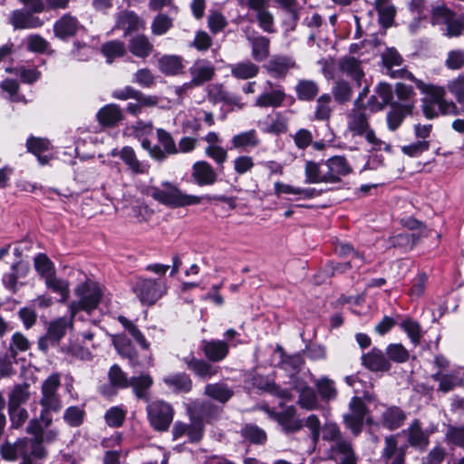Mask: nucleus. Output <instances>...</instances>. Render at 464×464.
Segmentation results:
<instances>
[{
  "mask_svg": "<svg viewBox=\"0 0 464 464\" xmlns=\"http://www.w3.org/2000/svg\"><path fill=\"white\" fill-rule=\"evenodd\" d=\"M327 182H336L341 176H344L351 171L346 160L341 156H335L329 159L324 165Z\"/></svg>",
  "mask_w": 464,
  "mask_h": 464,
  "instance_id": "15",
  "label": "nucleus"
},
{
  "mask_svg": "<svg viewBox=\"0 0 464 464\" xmlns=\"http://www.w3.org/2000/svg\"><path fill=\"white\" fill-rule=\"evenodd\" d=\"M8 20L15 30L33 28V14L31 12L22 9L14 10Z\"/></svg>",
  "mask_w": 464,
  "mask_h": 464,
  "instance_id": "31",
  "label": "nucleus"
},
{
  "mask_svg": "<svg viewBox=\"0 0 464 464\" xmlns=\"http://www.w3.org/2000/svg\"><path fill=\"white\" fill-rule=\"evenodd\" d=\"M133 290L140 302L145 304H154L166 293V286L160 281L152 279H139Z\"/></svg>",
  "mask_w": 464,
  "mask_h": 464,
  "instance_id": "9",
  "label": "nucleus"
},
{
  "mask_svg": "<svg viewBox=\"0 0 464 464\" xmlns=\"http://www.w3.org/2000/svg\"><path fill=\"white\" fill-rule=\"evenodd\" d=\"M83 411L79 407H69L63 415L64 420L72 427L80 426L83 420Z\"/></svg>",
  "mask_w": 464,
  "mask_h": 464,
  "instance_id": "63",
  "label": "nucleus"
},
{
  "mask_svg": "<svg viewBox=\"0 0 464 464\" xmlns=\"http://www.w3.org/2000/svg\"><path fill=\"white\" fill-rule=\"evenodd\" d=\"M188 368L202 379H209L216 375L218 367H214L208 362L192 358L187 362Z\"/></svg>",
  "mask_w": 464,
  "mask_h": 464,
  "instance_id": "32",
  "label": "nucleus"
},
{
  "mask_svg": "<svg viewBox=\"0 0 464 464\" xmlns=\"http://www.w3.org/2000/svg\"><path fill=\"white\" fill-rule=\"evenodd\" d=\"M374 410L381 414V417L373 425H382L391 430L400 428L406 419L403 411L396 406L386 407L376 403Z\"/></svg>",
  "mask_w": 464,
  "mask_h": 464,
  "instance_id": "10",
  "label": "nucleus"
},
{
  "mask_svg": "<svg viewBox=\"0 0 464 464\" xmlns=\"http://www.w3.org/2000/svg\"><path fill=\"white\" fill-rule=\"evenodd\" d=\"M411 105L403 104L393 106L392 111L387 114V124L391 130H395L401 124L407 114L411 112Z\"/></svg>",
  "mask_w": 464,
  "mask_h": 464,
  "instance_id": "30",
  "label": "nucleus"
},
{
  "mask_svg": "<svg viewBox=\"0 0 464 464\" xmlns=\"http://www.w3.org/2000/svg\"><path fill=\"white\" fill-rule=\"evenodd\" d=\"M192 82L199 85L204 82L209 81L214 74V68L208 64L196 63L191 68Z\"/></svg>",
  "mask_w": 464,
  "mask_h": 464,
  "instance_id": "39",
  "label": "nucleus"
},
{
  "mask_svg": "<svg viewBox=\"0 0 464 464\" xmlns=\"http://www.w3.org/2000/svg\"><path fill=\"white\" fill-rule=\"evenodd\" d=\"M125 52L124 44L119 40L107 42L102 46V53L107 58L121 57Z\"/></svg>",
  "mask_w": 464,
  "mask_h": 464,
  "instance_id": "50",
  "label": "nucleus"
},
{
  "mask_svg": "<svg viewBox=\"0 0 464 464\" xmlns=\"http://www.w3.org/2000/svg\"><path fill=\"white\" fill-rule=\"evenodd\" d=\"M314 384L322 399L325 401L335 399L337 395V390L333 380L323 376L319 379H316L314 381Z\"/></svg>",
  "mask_w": 464,
  "mask_h": 464,
  "instance_id": "41",
  "label": "nucleus"
},
{
  "mask_svg": "<svg viewBox=\"0 0 464 464\" xmlns=\"http://www.w3.org/2000/svg\"><path fill=\"white\" fill-rule=\"evenodd\" d=\"M113 343L118 351L123 356L132 359L135 356V351L131 346L130 341L124 336L118 335L114 337Z\"/></svg>",
  "mask_w": 464,
  "mask_h": 464,
  "instance_id": "57",
  "label": "nucleus"
},
{
  "mask_svg": "<svg viewBox=\"0 0 464 464\" xmlns=\"http://www.w3.org/2000/svg\"><path fill=\"white\" fill-rule=\"evenodd\" d=\"M121 159L130 168V169L135 173H144L147 170L146 165L141 163L136 157L135 151L130 147H124L120 152Z\"/></svg>",
  "mask_w": 464,
  "mask_h": 464,
  "instance_id": "34",
  "label": "nucleus"
},
{
  "mask_svg": "<svg viewBox=\"0 0 464 464\" xmlns=\"http://www.w3.org/2000/svg\"><path fill=\"white\" fill-rule=\"evenodd\" d=\"M27 150L37 156L39 163L44 165L48 163L49 159L47 156H41V153L48 150L51 147L50 141L41 138H30L27 140Z\"/></svg>",
  "mask_w": 464,
  "mask_h": 464,
  "instance_id": "36",
  "label": "nucleus"
},
{
  "mask_svg": "<svg viewBox=\"0 0 464 464\" xmlns=\"http://www.w3.org/2000/svg\"><path fill=\"white\" fill-rule=\"evenodd\" d=\"M333 94L336 102L344 103L352 97V89L345 82H338L333 89Z\"/></svg>",
  "mask_w": 464,
  "mask_h": 464,
  "instance_id": "61",
  "label": "nucleus"
},
{
  "mask_svg": "<svg viewBox=\"0 0 464 464\" xmlns=\"http://www.w3.org/2000/svg\"><path fill=\"white\" fill-rule=\"evenodd\" d=\"M298 99L303 101L313 100L318 93L317 84L309 80L300 81L295 87Z\"/></svg>",
  "mask_w": 464,
  "mask_h": 464,
  "instance_id": "42",
  "label": "nucleus"
},
{
  "mask_svg": "<svg viewBox=\"0 0 464 464\" xmlns=\"http://www.w3.org/2000/svg\"><path fill=\"white\" fill-rule=\"evenodd\" d=\"M305 182H327L325 169H322L318 164L314 162L308 161L305 165Z\"/></svg>",
  "mask_w": 464,
  "mask_h": 464,
  "instance_id": "46",
  "label": "nucleus"
},
{
  "mask_svg": "<svg viewBox=\"0 0 464 464\" xmlns=\"http://www.w3.org/2000/svg\"><path fill=\"white\" fill-rule=\"evenodd\" d=\"M147 411L149 420L155 430H168L174 415V411L169 403L163 401H153L148 405Z\"/></svg>",
  "mask_w": 464,
  "mask_h": 464,
  "instance_id": "8",
  "label": "nucleus"
},
{
  "mask_svg": "<svg viewBox=\"0 0 464 464\" xmlns=\"http://www.w3.org/2000/svg\"><path fill=\"white\" fill-rule=\"evenodd\" d=\"M153 383L152 378L149 374H141L138 377L130 379L129 386H131L134 393L140 399L149 400L148 390Z\"/></svg>",
  "mask_w": 464,
  "mask_h": 464,
  "instance_id": "28",
  "label": "nucleus"
},
{
  "mask_svg": "<svg viewBox=\"0 0 464 464\" xmlns=\"http://www.w3.org/2000/svg\"><path fill=\"white\" fill-rule=\"evenodd\" d=\"M30 397L28 386H15L9 394L8 408H20L21 404L26 402Z\"/></svg>",
  "mask_w": 464,
  "mask_h": 464,
  "instance_id": "45",
  "label": "nucleus"
},
{
  "mask_svg": "<svg viewBox=\"0 0 464 464\" xmlns=\"http://www.w3.org/2000/svg\"><path fill=\"white\" fill-rule=\"evenodd\" d=\"M432 18L436 23L446 25L444 34L448 37H459L464 33V14L456 16L453 11L441 5L433 9Z\"/></svg>",
  "mask_w": 464,
  "mask_h": 464,
  "instance_id": "7",
  "label": "nucleus"
},
{
  "mask_svg": "<svg viewBox=\"0 0 464 464\" xmlns=\"http://www.w3.org/2000/svg\"><path fill=\"white\" fill-rule=\"evenodd\" d=\"M343 420L346 427L355 436L361 433L364 421L369 425L375 423L373 418L368 414L364 402L359 397L352 398L349 402V412L343 415Z\"/></svg>",
  "mask_w": 464,
  "mask_h": 464,
  "instance_id": "5",
  "label": "nucleus"
},
{
  "mask_svg": "<svg viewBox=\"0 0 464 464\" xmlns=\"http://www.w3.org/2000/svg\"><path fill=\"white\" fill-rule=\"evenodd\" d=\"M379 21L384 26H391L396 14L394 5L389 0H375Z\"/></svg>",
  "mask_w": 464,
  "mask_h": 464,
  "instance_id": "27",
  "label": "nucleus"
},
{
  "mask_svg": "<svg viewBox=\"0 0 464 464\" xmlns=\"http://www.w3.org/2000/svg\"><path fill=\"white\" fill-rule=\"evenodd\" d=\"M231 150H248L260 144V139L255 130H248L234 135L231 139Z\"/></svg>",
  "mask_w": 464,
  "mask_h": 464,
  "instance_id": "19",
  "label": "nucleus"
},
{
  "mask_svg": "<svg viewBox=\"0 0 464 464\" xmlns=\"http://www.w3.org/2000/svg\"><path fill=\"white\" fill-rule=\"evenodd\" d=\"M257 72V67L249 62L240 63L232 69L233 75L240 79L252 78L256 75Z\"/></svg>",
  "mask_w": 464,
  "mask_h": 464,
  "instance_id": "54",
  "label": "nucleus"
},
{
  "mask_svg": "<svg viewBox=\"0 0 464 464\" xmlns=\"http://www.w3.org/2000/svg\"><path fill=\"white\" fill-rule=\"evenodd\" d=\"M205 394L220 403H226L234 395V391L226 383L216 382L205 387Z\"/></svg>",
  "mask_w": 464,
  "mask_h": 464,
  "instance_id": "20",
  "label": "nucleus"
},
{
  "mask_svg": "<svg viewBox=\"0 0 464 464\" xmlns=\"http://www.w3.org/2000/svg\"><path fill=\"white\" fill-rule=\"evenodd\" d=\"M376 93L381 99V102H376V104L370 103V110L372 111H378L384 109V107L392 101V90L391 85L387 83L381 82L378 84L375 90Z\"/></svg>",
  "mask_w": 464,
  "mask_h": 464,
  "instance_id": "44",
  "label": "nucleus"
},
{
  "mask_svg": "<svg viewBox=\"0 0 464 464\" xmlns=\"http://www.w3.org/2000/svg\"><path fill=\"white\" fill-rule=\"evenodd\" d=\"M192 177L199 186L213 185L217 181V173L207 161H198L192 167Z\"/></svg>",
  "mask_w": 464,
  "mask_h": 464,
  "instance_id": "16",
  "label": "nucleus"
},
{
  "mask_svg": "<svg viewBox=\"0 0 464 464\" xmlns=\"http://www.w3.org/2000/svg\"><path fill=\"white\" fill-rule=\"evenodd\" d=\"M274 188L276 196H280L281 194H293L299 196V198L308 199L318 195L315 188H302L283 182H276Z\"/></svg>",
  "mask_w": 464,
  "mask_h": 464,
  "instance_id": "24",
  "label": "nucleus"
},
{
  "mask_svg": "<svg viewBox=\"0 0 464 464\" xmlns=\"http://www.w3.org/2000/svg\"><path fill=\"white\" fill-rule=\"evenodd\" d=\"M149 193L157 201L172 208L198 205L202 199L201 197L183 193L169 182H163L161 187L150 188Z\"/></svg>",
  "mask_w": 464,
  "mask_h": 464,
  "instance_id": "3",
  "label": "nucleus"
},
{
  "mask_svg": "<svg viewBox=\"0 0 464 464\" xmlns=\"http://www.w3.org/2000/svg\"><path fill=\"white\" fill-rule=\"evenodd\" d=\"M347 129L353 136H364L369 143H377V138L370 129L368 119L362 108H359V100H355L353 109L347 114Z\"/></svg>",
  "mask_w": 464,
  "mask_h": 464,
  "instance_id": "6",
  "label": "nucleus"
},
{
  "mask_svg": "<svg viewBox=\"0 0 464 464\" xmlns=\"http://www.w3.org/2000/svg\"><path fill=\"white\" fill-rule=\"evenodd\" d=\"M401 327L406 332L413 343L420 342V327L416 321L405 319L401 323Z\"/></svg>",
  "mask_w": 464,
  "mask_h": 464,
  "instance_id": "60",
  "label": "nucleus"
},
{
  "mask_svg": "<svg viewBox=\"0 0 464 464\" xmlns=\"http://www.w3.org/2000/svg\"><path fill=\"white\" fill-rule=\"evenodd\" d=\"M406 449L399 448L394 436H388L384 440L382 456L385 464H405Z\"/></svg>",
  "mask_w": 464,
  "mask_h": 464,
  "instance_id": "13",
  "label": "nucleus"
},
{
  "mask_svg": "<svg viewBox=\"0 0 464 464\" xmlns=\"http://www.w3.org/2000/svg\"><path fill=\"white\" fill-rule=\"evenodd\" d=\"M30 343L27 338L21 333H15L10 343V351L12 356L14 358L19 352H25L29 349Z\"/></svg>",
  "mask_w": 464,
  "mask_h": 464,
  "instance_id": "59",
  "label": "nucleus"
},
{
  "mask_svg": "<svg viewBox=\"0 0 464 464\" xmlns=\"http://www.w3.org/2000/svg\"><path fill=\"white\" fill-rule=\"evenodd\" d=\"M34 267L44 279L54 273L53 263L44 254H39L34 257Z\"/></svg>",
  "mask_w": 464,
  "mask_h": 464,
  "instance_id": "53",
  "label": "nucleus"
},
{
  "mask_svg": "<svg viewBox=\"0 0 464 464\" xmlns=\"http://www.w3.org/2000/svg\"><path fill=\"white\" fill-rule=\"evenodd\" d=\"M157 137L159 143L163 147L162 151L165 152V158L169 154L173 155L179 152L175 141L169 132L163 129H158Z\"/></svg>",
  "mask_w": 464,
  "mask_h": 464,
  "instance_id": "48",
  "label": "nucleus"
},
{
  "mask_svg": "<svg viewBox=\"0 0 464 464\" xmlns=\"http://www.w3.org/2000/svg\"><path fill=\"white\" fill-rule=\"evenodd\" d=\"M115 28L124 31V35L145 28L144 21L131 10H122L116 14Z\"/></svg>",
  "mask_w": 464,
  "mask_h": 464,
  "instance_id": "12",
  "label": "nucleus"
},
{
  "mask_svg": "<svg viewBox=\"0 0 464 464\" xmlns=\"http://www.w3.org/2000/svg\"><path fill=\"white\" fill-rule=\"evenodd\" d=\"M99 122L103 126H113L122 118V112L119 106L108 104L97 113Z\"/></svg>",
  "mask_w": 464,
  "mask_h": 464,
  "instance_id": "25",
  "label": "nucleus"
},
{
  "mask_svg": "<svg viewBox=\"0 0 464 464\" xmlns=\"http://www.w3.org/2000/svg\"><path fill=\"white\" fill-rule=\"evenodd\" d=\"M299 392V404L306 410H314L318 407V400L311 387L306 385L296 387Z\"/></svg>",
  "mask_w": 464,
  "mask_h": 464,
  "instance_id": "43",
  "label": "nucleus"
},
{
  "mask_svg": "<svg viewBox=\"0 0 464 464\" xmlns=\"http://www.w3.org/2000/svg\"><path fill=\"white\" fill-rule=\"evenodd\" d=\"M119 321L125 327V329L129 331L130 334L137 341V343L143 349L149 348V343L146 341L144 335L141 334V332L137 328L135 324H133L130 321H129L123 316H120Z\"/></svg>",
  "mask_w": 464,
  "mask_h": 464,
  "instance_id": "55",
  "label": "nucleus"
},
{
  "mask_svg": "<svg viewBox=\"0 0 464 464\" xmlns=\"http://www.w3.org/2000/svg\"><path fill=\"white\" fill-rule=\"evenodd\" d=\"M205 153L218 165H223L227 160V150L219 145H208L205 149Z\"/></svg>",
  "mask_w": 464,
  "mask_h": 464,
  "instance_id": "58",
  "label": "nucleus"
},
{
  "mask_svg": "<svg viewBox=\"0 0 464 464\" xmlns=\"http://www.w3.org/2000/svg\"><path fill=\"white\" fill-rule=\"evenodd\" d=\"M386 354L395 362H404L409 359V352L401 343H391L386 348Z\"/></svg>",
  "mask_w": 464,
  "mask_h": 464,
  "instance_id": "51",
  "label": "nucleus"
},
{
  "mask_svg": "<svg viewBox=\"0 0 464 464\" xmlns=\"http://www.w3.org/2000/svg\"><path fill=\"white\" fill-rule=\"evenodd\" d=\"M285 94L282 90L276 89L270 92H264L260 94L256 101V105L258 107H279L284 102Z\"/></svg>",
  "mask_w": 464,
  "mask_h": 464,
  "instance_id": "29",
  "label": "nucleus"
},
{
  "mask_svg": "<svg viewBox=\"0 0 464 464\" xmlns=\"http://www.w3.org/2000/svg\"><path fill=\"white\" fill-rule=\"evenodd\" d=\"M80 27L78 19L70 14H63L53 25L54 34L64 39L74 35Z\"/></svg>",
  "mask_w": 464,
  "mask_h": 464,
  "instance_id": "17",
  "label": "nucleus"
},
{
  "mask_svg": "<svg viewBox=\"0 0 464 464\" xmlns=\"http://www.w3.org/2000/svg\"><path fill=\"white\" fill-rule=\"evenodd\" d=\"M109 378L112 385L126 388L129 386L130 380L127 379L125 373L118 365L111 367L109 372Z\"/></svg>",
  "mask_w": 464,
  "mask_h": 464,
  "instance_id": "62",
  "label": "nucleus"
},
{
  "mask_svg": "<svg viewBox=\"0 0 464 464\" xmlns=\"http://www.w3.org/2000/svg\"><path fill=\"white\" fill-rule=\"evenodd\" d=\"M171 26L172 20L166 14H160L154 18L151 24V31L156 35H161L167 33Z\"/></svg>",
  "mask_w": 464,
  "mask_h": 464,
  "instance_id": "56",
  "label": "nucleus"
},
{
  "mask_svg": "<svg viewBox=\"0 0 464 464\" xmlns=\"http://www.w3.org/2000/svg\"><path fill=\"white\" fill-rule=\"evenodd\" d=\"M204 351L208 359L218 362L227 356L228 345L223 341H211L205 344Z\"/></svg>",
  "mask_w": 464,
  "mask_h": 464,
  "instance_id": "33",
  "label": "nucleus"
},
{
  "mask_svg": "<svg viewBox=\"0 0 464 464\" xmlns=\"http://www.w3.org/2000/svg\"><path fill=\"white\" fill-rule=\"evenodd\" d=\"M44 282L49 289L61 295V302L64 303L67 301L70 294L67 281L58 278L55 273H53L51 276H47V277L44 278Z\"/></svg>",
  "mask_w": 464,
  "mask_h": 464,
  "instance_id": "35",
  "label": "nucleus"
},
{
  "mask_svg": "<svg viewBox=\"0 0 464 464\" xmlns=\"http://www.w3.org/2000/svg\"><path fill=\"white\" fill-rule=\"evenodd\" d=\"M417 87L427 96L422 100V110L426 118L434 119L439 115H458L459 109L455 102L445 99L444 88L416 82Z\"/></svg>",
  "mask_w": 464,
  "mask_h": 464,
  "instance_id": "1",
  "label": "nucleus"
},
{
  "mask_svg": "<svg viewBox=\"0 0 464 464\" xmlns=\"http://www.w3.org/2000/svg\"><path fill=\"white\" fill-rule=\"evenodd\" d=\"M362 364L374 372H386L391 368L389 360L379 349L373 348L362 357Z\"/></svg>",
  "mask_w": 464,
  "mask_h": 464,
  "instance_id": "18",
  "label": "nucleus"
},
{
  "mask_svg": "<svg viewBox=\"0 0 464 464\" xmlns=\"http://www.w3.org/2000/svg\"><path fill=\"white\" fill-rule=\"evenodd\" d=\"M252 53L256 58H265L269 54V40L262 35H248Z\"/></svg>",
  "mask_w": 464,
  "mask_h": 464,
  "instance_id": "40",
  "label": "nucleus"
},
{
  "mask_svg": "<svg viewBox=\"0 0 464 464\" xmlns=\"http://www.w3.org/2000/svg\"><path fill=\"white\" fill-rule=\"evenodd\" d=\"M60 384V375L57 373L50 375L42 384L40 419L44 423L45 428L49 427L53 422L51 414L59 412L63 408L57 392Z\"/></svg>",
  "mask_w": 464,
  "mask_h": 464,
  "instance_id": "2",
  "label": "nucleus"
},
{
  "mask_svg": "<svg viewBox=\"0 0 464 464\" xmlns=\"http://www.w3.org/2000/svg\"><path fill=\"white\" fill-rule=\"evenodd\" d=\"M164 382L171 389L177 392H187L192 387L190 378L185 373H178L167 376L163 379Z\"/></svg>",
  "mask_w": 464,
  "mask_h": 464,
  "instance_id": "37",
  "label": "nucleus"
},
{
  "mask_svg": "<svg viewBox=\"0 0 464 464\" xmlns=\"http://www.w3.org/2000/svg\"><path fill=\"white\" fill-rule=\"evenodd\" d=\"M254 165L252 157L246 155L238 156L233 161L234 170L238 175H243L250 171L254 168Z\"/></svg>",
  "mask_w": 464,
  "mask_h": 464,
  "instance_id": "64",
  "label": "nucleus"
},
{
  "mask_svg": "<svg viewBox=\"0 0 464 464\" xmlns=\"http://www.w3.org/2000/svg\"><path fill=\"white\" fill-rule=\"evenodd\" d=\"M331 96L329 94L321 95L316 101V108L314 111V117L319 121H327L332 114V108L330 106Z\"/></svg>",
  "mask_w": 464,
  "mask_h": 464,
  "instance_id": "47",
  "label": "nucleus"
},
{
  "mask_svg": "<svg viewBox=\"0 0 464 464\" xmlns=\"http://www.w3.org/2000/svg\"><path fill=\"white\" fill-rule=\"evenodd\" d=\"M209 98L213 101V102H225L228 104H236L237 102V98L230 95L227 92L224 91L222 86L214 85L210 88L208 92Z\"/></svg>",
  "mask_w": 464,
  "mask_h": 464,
  "instance_id": "52",
  "label": "nucleus"
},
{
  "mask_svg": "<svg viewBox=\"0 0 464 464\" xmlns=\"http://www.w3.org/2000/svg\"><path fill=\"white\" fill-rule=\"evenodd\" d=\"M335 251L340 256H352L353 257L348 263L336 265L334 267V272H333L334 274L343 273L345 271V269L347 267L351 266L352 265H353L354 266H358L362 262V258L359 255V253L354 251L353 248L348 244H343V243L338 244L335 247Z\"/></svg>",
  "mask_w": 464,
  "mask_h": 464,
  "instance_id": "21",
  "label": "nucleus"
},
{
  "mask_svg": "<svg viewBox=\"0 0 464 464\" xmlns=\"http://www.w3.org/2000/svg\"><path fill=\"white\" fill-rule=\"evenodd\" d=\"M18 445L22 446L24 453H20L23 459H29L32 457L41 459L45 455V450L43 447V442L35 440L23 439L17 440Z\"/></svg>",
  "mask_w": 464,
  "mask_h": 464,
  "instance_id": "22",
  "label": "nucleus"
},
{
  "mask_svg": "<svg viewBox=\"0 0 464 464\" xmlns=\"http://www.w3.org/2000/svg\"><path fill=\"white\" fill-rule=\"evenodd\" d=\"M72 314H71V317L69 319L64 317H60L56 320L52 321L49 324L47 334L49 335V338L53 339V342H55L56 344L59 343V341L63 337L65 334L66 330L72 326V320H73Z\"/></svg>",
  "mask_w": 464,
  "mask_h": 464,
  "instance_id": "23",
  "label": "nucleus"
},
{
  "mask_svg": "<svg viewBox=\"0 0 464 464\" xmlns=\"http://www.w3.org/2000/svg\"><path fill=\"white\" fill-rule=\"evenodd\" d=\"M340 68L343 73L358 82H360L363 76V72L360 67L358 60H343Z\"/></svg>",
  "mask_w": 464,
  "mask_h": 464,
  "instance_id": "49",
  "label": "nucleus"
},
{
  "mask_svg": "<svg viewBox=\"0 0 464 464\" xmlns=\"http://www.w3.org/2000/svg\"><path fill=\"white\" fill-rule=\"evenodd\" d=\"M75 295L79 301L70 304V311L74 316L80 310L90 312L95 309L100 303L102 291L99 285L93 282H85L75 288Z\"/></svg>",
  "mask_w": 464,
  "mask_h": 464,
  "instance_id": "4",
  "label": "nucleus"
},
{
  "mask_svg": "<svg viewBox=\"0 0 464 464\" xmlns=\"http://www.w3.org/2000/svg\"><path fill=\"white\" fill-rule=\"evenodd\" d=\"M329 459L337 464H357V457L353 445L347 440H339L329 449Z\"/></svg>",
  "mask_w": 464,
  "mask_h": 464,
  "instance_id": "11",
  "label": "nucleus"
},
{
  "mask_svg": "<svg viewBox=\"0 0 464 464\" xmlns=\"http://www.w3.org/2000/svg\"><path fill=\"white\" fill-rule=\"evenodd\" d=\"M403 432L408 437L409 444L420 450H425L430 443V432L423 430L420 420H415Z\"/></svg>",
  "mask_w": 464,
  "mask_h": 464,
  "instance_id": "14",
  "label": "nucleus"
},
{
  "mask_svg": "<svg viewBox=\"0 0 464 464\" xmlns=\"http://www.w3.org/2000/svg\"><path fill=\"white\" fill-rule=\"evenodd\" d=\"M433 379L440 382V390L444 392H447L457 386H460L463 383V377L459 375V372L443 375L436 373L433 375Z\"/></svg>",
  "mask_w": 464,
  "mask_h": 464,
  "instance_id": "38",
  "label": "nucleus"
},
{
  "mask_svg": "<svg viewBox=\"0 0 464 464\" xmlns=\"http://www.w3.org/2000/svg\"><path fill=\"white\" fill-rule=\"evenodd\" d=\"M129 48L133 55L147 57L150 55L153 45L146 35L138 34L130 39Z\"/></svg>",
  "mask_w": 464,
  "mask_h": 464,
  "instance_id": "26",
  "label": "nucleus"
}]
</instances>
